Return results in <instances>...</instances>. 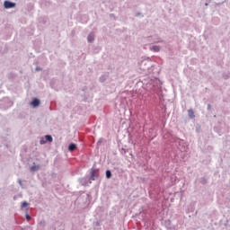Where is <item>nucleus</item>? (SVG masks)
<instances>
[{
    "instance_id": "7ed1b4c3",
    "label": "nucleus",
    "mask_w": 230,
    "mask_h": 230,
    "mask_svg": "<svg viewBox=\"0 0 230 230\" xmlns=\"http://www.w3.org/2000/svg\"><path fill=\"white\" fill-rule=\"evenodd\" d=\"M96 177H98V175H96V172L94 171V169H92L90 181H95Z\"/></svg>"
},
{
    "instance_id": "1a4fd4ad",
    "label": "nucleus",
    "mask_w": 230,
    "mask_h": 230,
    "mask_svg": "<svg viewBox=\"0 0 230 230\" xmlns=\"http://www.w3.org/2000/svg\"><path fill=\"white\" fill-rule=\"evenodd\" d=\"M37 170H39V167H37V166L31 167V172H37Z\"/></svg>"
},
{
    "instance_id": "6e6552de",
    "label": "nucleus",
    "mask_w": 230,
    "mask_h": 230,
    "mask_svg": "<svg viewBox=\"0 0 230 230\" xmlns=\"http://www.w3.org/2000/svg\"><path fill=\"white\" fill-rule=\"evenodd\" d=\"M106 177L107 179H111V177H112V173L111 172V171H106Z\"/></svg>"
},
{
    "instance_id": "9b49d317",
    "label": "nucleus",
    "mask_w": 230,
    "mask_h": 230,
    "mask_svg": "<svg viewBox=\"0 0 230 230\" xmlns=\"http://www.w3.org/2000/svg\"><path fill=\"white\" fill-rule=\"evenodd\" d=\"M27 206H28V202L23 201V202L22 203V208H26Z\"/></svg>"
},
{
    "instance_id": "f8f14e48",
    "label": "nucleus",
    "mask_w": 230,
    "mask_h": 230,
    "mask_svg": "<svg viewBox=\"0 0 230 230\" xmlns=\"http://www.w3.org/2000/svg\"><path fill=\"white\" fill-rule=\"evenodd\" d=\"M26 218L27 220H31V217H30V215H26Z\"/></svg>"
},
{
    "instance_id": "423d86ee",
    "label": "nucleus",
    "mask_w": 230,
    "mask_h": 230,
    "mask_svg": "<svg viewBox=\"0 0 230 230\" xmlns=\"http://www.w3.org/2000/svg\"><path fill=\"white\" fill-rule=\"evenodd\" d=\"M188 114L190 118H195V112L193 111V110H189Z\"/></svg>"
},
{
    "instance_id": "9d476101",
    "label": "nucleus",
    "mask_w": 230,
    "mask_h": 230,
    "mask_svg": "<svg viewBox=\"0 0 230 230\" xmlns=\"http://www.w3.org/2000/svg\"><path fill=\"white\" fill-rule=\"evenodd\" d=\"M152 49H153V51L157 52V51H159V47H157V46H153V47H152Z\"/></svg>"
},
{
    "instance_id": "20e7f679",
    "label": "nucleus",
    "mask_w": 230,
    "mask_h": 230,
    "mask_svg": "<svg viewBox=\"0 0 230 230\" xmlns=\"http://www.w3.org/2000/svg\"><path fill=\"white\" fill-rule=\"evenodd\" d=\"M69 152H74V150H76V146L75 144H70L68 146Z\"/></svg>"
},
{
    "instance_id": "f03ea898",
    "label": "nucleus",
    "mask_w": 230,
    "mask_h": 230,
    "mask_svg": "<svg viewBox=\"0 0 230 230\" xmlns=\"http://www.w3.org/2000/svg\"><path fill=\"white\" fill-rule=\"evenodd\" d=\"M31 105H32V107H39V105H40V101L39 99H34L31 102Z\"/></svg>"
},
{
    "instance_id": "0eeeda50",
    "label": "nucleus",
    "mask_w": 230,
    "mask_h": 230,
    "mask_svg": "<svg viewBox=\"0 0 230 230\" xmlns=\"http://www.w3.org/2000/svg\"><path fill=\"white\" fill-rule=\"evenodd\" d=\"M94 40V34H89L88 36V42H93Z\"/></svg>"
},
{
    "instance_id": "ddd939ff",
    "label": "nucleus",
    "mask_w": 230,
    "mask_h": 230,
    "mask_svg": "<svg viewBox=\"0 0 230 230\" xmlns=\"http://www.w3.org/2000/svg\"><path fill=\"white\" fill-rule=\"evenodd\" d=\"M44 143H46V141L40 140V145H44Z\"/></svg>"
},
{
    "instance_id": "f257e3e1",
    "label": "nucleus",
    "mask_w": 230,
    "mask_h": 230,
    "mask_svg": "<svg viewBox=\"0 0 230 230\" xmlns=\"http://www.w3.org/2000/svg\"><path fill=\"white\" fill-rule=\"evenodd\" d=\"M4 6L6 9H8V8H15V3H12L10 1H4Z\"/></svg>"
},
{
    "instance_id": "39448f33",
    "label": "nucleus",
    "mask_w": 230,
    "mask_h": 230,
    "mask_svg": "<svg viewBox=\"0 0 230 230\" xmlns=\"http://www.w3.org/2000/svg\"><path fill=\"white\" fill-rule=\"evenodd\" d=\"M45 139L46 141H49V143H51L53 141V137H51L50 135H46Z\"/></svg>"
}]
</instances>
